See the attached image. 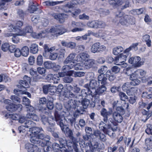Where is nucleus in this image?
<instances>
[{
  "label": "nucleus",
  "mask_w": 152,
  "mask_h": 152,
  "mask_svg": "<svg viewBox=\"0 0 152 152\" xmlns=\"http://www.w3.org/2000/svg\"><path fill=\"white\" fill-rule=\"evenodd\" d=\"M59 77L57 76V75L54 74L53 75L51 82L54 83H57L59 81Z\"/></svg>",
  "instance_id": "nucleus-63"
},
{
  "label": "nucleus",
  "mask_w": 152,
  "mask_h": 152,
  "mask_svg": "<svg viewBox=\"0 0 152 152\" xmlns=\"http://www.w3.org/2000/svg\"><path fill=\"white\" fill-rule=\"evenodd\" d=\"M22 55L24 56H27L29 53V49L26 46H23L21 50Z\"/></svg>",
  "instance_id": "nucleus-41"
},
{
  "label": "nucleus",
  "mask_w": 152,
  "mask_h": 152,
  "mask_svg": "<svg viewBox=\"0 0 152 152\" xmlns=\"http://www.w3.org/2000/svg\"><path fill=\"white\" fill-rule=\"evenodd\" d=\"M123 51H124L123 48L121 46H118L113 49V53L115 55H117Z\"/></svg>",
  "instance_id": "nucleus-32"
},
{
  "label": "nucleus",
  "mask_w": 152,
  "mask_h": 152,
  "mask_svg": "<svg viewBox=\"0 0 152 152\" xmlns=\"http://www.w3.org/2000/svg\"><path fill=\"white\" fill-rule=\"evenodd\" d=\"M76 54L75 53H72L68 56L66 58L64 61V63L65 64L69 63L70 64H74V65H76L75 63L73 61L74 60V58Z\"/></svg>",
  "instance_id": "nucleus-24"
},
{
  "label": "nucleus",
  "mask_w": 152,
  "mask_h": 152,
  "mask_svg": "<svg viewBox=\"0 0 152 152\" xmlns=\"http://www.w3.org/2000/svg\"><path fill=\"white\" fill-rule=\"evenodd\" d=\"M51 32L53 33L57 36L62 34L66 31V29L62 26L58 25L50 29Z\"/></svg>",
  "instance_id": "nucleus-14"
},
{
  "label": "nucleus",
  "mask_w": 152,
  "mask_h": 152,
  "mask_svg": "<svg viewBox=\"0 0 152 152\" xmlns=\"http://www.w3.org/2000/svg\"><path fill=\"white\" fill-rule=\"evenodd\" d=\"M49 55H50L49 56V58L52 60H54L57 58H58V55L56 52L52 53L50 52Z\"/></svg>",
  "instance_id": "nucleus-57"
},
{
  "label": "nucleus",
  "mask_w": 152,
  "mask_h": 152,
  "mask_svg": "<svg viewBox=\"0 0 152 152\" xmlns=\"http://www.w3.org/2000/svg\"><path fill=\"white\" fill-rule=\"evenodd\" d=\"M46 106L47 108L50 110H52L54 107V105L52 102L50 101H48Z\"/></svg>",
  "instance_id": "nucleus-64"
},
{
  "label": "nucleus",
  "mask_w": 152,
  "mask_h": 152,
  "mask_svg": "<svg viewBox=\"0 0 152 152\" xmlns=\"http://www.w3.org/2000/svg\"><path fill=\"white\" fill-rule=\"evenodd\" d=\"M124 2V0H108V2L113 7H116L122 5Z\"/></svg>",
  "instance_id": "nucleus-26"
},
{
  "label": "nucleus",
  "mask_w": 152,
  "mask_h": 152,
  "mask_svg": "<svg viewBox=\"0 0 152 152\" xmlns=\"http://www.w3.org/2000/svg\"><path fill=\"white\" fill-rule=\"evenodd\" d=\"M148 110V111H146L145 109H142L141 111V113L142 115V118L143 116H145V118L144 120L145 121H147L151 116L152 115L151 112L149 110Z\"/></svg>",
  "instance_id": "nucleus-30"
},
{
  "label": "nucleus",
  "mask_w": 152,
  "mask_h": 152,
  "mask_svg": "<svg viewBox=\"0 0 152 152\" xmlns=\"http://www.w3.org/2000/svg\"><path fill=\"white\" fill-rule=\"evenodd\" d=\"M113 111L112 110L107 111L104 108H103L101 111V114L104 117L103 121L106 123L107 122L108 116L111 115Z\"/></svg>",
  "instance_id": "nucleus-20"
},
{
  "label": "nucleus",
  "mask_w": 152,
  "mask_h": 152,
  "mask_svg": "<svg viewBox=\"0 0 152 152\" xmlns=\"http://www.w3.org/2000/svg\"><path fill=\"white\" fill-rule=\"evenodd\" d=\"M95 61L93 59L88 58L84 63V66L86 69H89L94 67Z\"/></svg>",
  "instance_id": "nucleus-25"
},
{
  "label": "nucleus",
  "mask_w": 152,
  "mask_h": 152,
  "mask_svg": "<svg viewBox=\"0 0 152 152\" xmlns=\"http://www.w3.org/2000/svg\"><path fill=\"white\" fill-rule=\"evenodd\" d=\"M49 48L48 45L47 44H45L44 46V50L45 52L43 53V55L45 57H47L48 56L47 55V54H49Z\"/></svg>",
  "instance_id": "nucleus-60"
},
{
  "label": "nucleus",
  "mask_w": 152,
  "mask_h": 152,
  "mask_svg": "<svg viewBox=\"0 0 152 152\" xmlns=\"http://www.w3.org/2000/svg\"><path fill=\"white\" fill-rule=\"evenodd\" d=\"M106 49L104 45H101L99 42H97L94 43L91 48V52L93 53L103 52Z\"/></svg>",
  "instance_id": "nucleus-10"
},
{
  "label": "nucleus",
  "mask_w": 152,
  "mask_h": 152,
  "mask_svg": "<svg viewBox=\"0 0 152 152\" xmlns=\"http://www.w3.org/2000/svg\"><path fill=\"white\" fill-rule=\"evenodd\" d=\"M62 1H47L44 2L43 4L44 6L47 7L54 6L61 3Z\"/></svg>",
  "instance_id": "nucleus-33"
},
{
  "label": "nucleus",
  "mask_w": 152,
  "mask_h": 152,
  "mask_svg": "<svg viewBox=\"0 0 152 152\" xmlns=\"http://www.w3.org/2000/svg\"><path fill=\"white\" fill-rule=\"evenodd\" d=\"M105 77H107V79L108 78L109 80L110 81H113L115 79V76L111 72V71L108 70L105 73Z\"/></svg>",
  "instance_id": "nucleus-34"
},
{
  "label": "nucleus",
  "mask_w": 152,
  "mask_h": 152,
  "mask_svg": "<svg viewBox=\"0 0 152 152\" xmlns=\"http://www.w3.org/2000/svg\"><path fill=\"white\" fill-rule=\"evenodd\" d=\"M4 103L7 104L6 106V108L9 111L14 112L17 110L20 111L22 110V106L21 104H13L11 103V101L9 99L5 100Z\"/></svg>",
  "instance_id": "nucleus-6"
},
{
  "label": "nucleus",
  "mask_w": 152,
  "mask_h": 152,
  "mask_svg": "<svg viewBox=\"0 0 152 152\" xmlns=\"http://www.w3.org/2000/svg\"><path fill=\"white\" fill-rule=\"evenodd\" d=\"M39 50L38 45L35 43L32 44L30 47V52L31 53L34 54L37 53Z\"/></svg>",
  "instance_id": "nucleus-36"
},
{
  "label": "nucleus",
  "mask_w": 152,
  "mask_h": 152,
  "mask_svg": "<svg viewBox=\"0 0 152 152\" xmlns=\"http://www.w3.org/2000/svg\"><path fill=\"white\" fill-rule=\"evenodd\" d=\"M116 111L112 113V116L113 120L112 123L115 127L114 128L111 127V129L113 132L116 131L118 129L117 126L118 123H121L123 121V118L122 115L125 113V110L122 107L119 106L116 107Z\"/></svg>",
  "instance_id": "nucleus-2"
},
{
  "label": "nucleus",
  "mask_w": 152,
  "mask_h": 152,
  "mask_svg": "<svg viewBox=\"0 0 152 152\" xmlns=\"http://www.w3.org/2000/svg\"><path fill=\"white\" fill-rule=\"evenodd\" d=\"M77 142L75 143H73V149H71L72 147L70 146H69V152H78V149L77 147V145L76 143Z\"/></svg>",
  "instance_id": "nucleus-51"
},
{
  "label": "nucleus",
  "mask_w": 152,
  "mask_h": 152,
  "mask_svg": "<svg viewBox=\"0 0 152 152\" xmlns=\"http://www.w3.org/2000/svg\"><path fill=\"white\" fill-rule=\"evenodd\" d=\"M97 86V81L95 80L92 79L90 82L89 85L88 83L85 84L84 87L88 91V94H91L93 92V91L96 89Z\"/></svg>",
  "instance_id": "nucleus-12"
},
{
  "label": "nucleus",
  "mask_w": 152,
  "mask_h": 152,
  "mask_svg": "<svg viewBox=\"0 0 152 152\" xmlns=\"http://www.w3.org/2000/svg\"><path fill=\"white\" fill-rule=\"evenodd\" d=\"M49 92H50L51 95H53L55 94H58L56 86H52L50 87Z\"/></svg>",
  "instance_id": "nucleus-58"
},
{
  "label": "nucleus",
  "mask_w": 152,
  "mask_h": 152,
  "mask_svg": "<svg viewBox=\"0 0 152 152\" xmlns=\"http://www.w3.org/2000/svg\"><path fill=\"white\" fill-rule=\"evenodd\" d=\"M90 104V100L87 99H84L81 101V104L83 110L87 109Z\"/></svg>",
  "instance_id": "nucleus-40"
},
{
  "label": "nucleus",
  "mask_w": 152,
  "mask_h": 152,
  "mask_svg": "<svg viewBox=\"0 0 152 152\" xmlns=\"http://www.w3.org/2000/svg\"><path fill=\"white\" fill-rule=\"evenodd\" d=\"M63 96L65 98L68 99L75 98H77L76 95L73 94L71 91H65L64 92Z\"/></svg>",
  "instance_id": "nucleus-37"
},
{
  "label": "nucleus",
  "mask_w": 152,
  "mask_h": 152,
  "mask_svg": "<svg viewBox=\"0 0 152 152\" xmlns=\"http://www.w3.org/2000/svg\"><path fill=\"white\" fill-rule=\"evenodd\" d=\"M111 126V125H108V128H107L106 127L107 126V124L103 121H101L99 124V127L101 129V130H102L105 134H108L110 136H113V134H115V133L113 132H114L111 133V131H110V130H111V129H110V127Z\"/></svg>",
  "instance_id": "nucleus-13"
},
{
  "label": "nucleus",
  "mask_w": 152,
  "mask_h": 152,
  "mask_svg": "<svg viewBox=\"0 0 152 152\" xmlns=\"http://www.w3.org/2000/svg\"><path fill=\"white\" fill-rule=\"evenodd\" d=\"M33 28L31 26H27L23 28L20 34V35H25L27 33H31L32 37L35 39H41L42 37V34L41 33H37L33 32Z\"/></svg>",
  "instance_id": "nucleus-5"
},
{
  "label": "nucleus",
  "mask_w": 152,
  "mask_h": 152,
  "mask_svg": "<svg viewBox=\"0 0 152 152\" xmlns=\"http://www.w3.org/2000/svg\"><path fill=\"white\" fill-rule=\"evenodd\" d=\"M62 131L64 133L66 136L68 137L72 140L73 143H75L77 142V139L73 136L72 131L69 129L68 127H66L64 130Z\"/></svg>",
  "instance_id": "nucleus-18"
},
{
  "label": "nucleus",
  "mask_w": 152,
  "mask_h": 152,
  "mask_svg": "<svg viewBox=\"0 0 152 152\" xmlns=\"http://www.w3.org/2000/svg\"><path fill=\"white\" fill-rule=\"evenodd\" d=\"M141 59L139 56L132 57L129 58L128 62L135 68L139 67L143 64V62L141 61Z\"/></svg>",
  "instance_id": "nucleus-9"
},
{
  "label": "nucleus",
  "mask_w": 152,
  "mask_h": 152,
  "mask_svg": "<svg viewBox=\"0 0 152 152\" xmlns=\"http://www.w3.org/2000/svg\"><path fill=\"white\" fill-rule=\"evenodd\" d=\"M52 16L60 23H63L65 21V19L67 15L64 13H54L52 15Z\"/></svg>",
  "instance_id": "nucleus-22"
},
{
  "label": "nucleus",
  "mask_w": 152,
  "mask_h": 152,
  "mask_svg": "<svg viewBox=\"0 0 152 152\" xmlns=\"http://www.w3.org/2000/svg\"><path fill=\"white\" fill-rule=\"evenodd\" d=\"M99 143L97 142H95L94 144L93 145L91 142L89 143L88 145L89 148L92 152H93L96 150L99 147Z\"/></svg>",
  "instance_id": "nucleus-44"
},
{
  "label": "nucleus",
  "mask_w": 152,
  "mask_h": 152,
  "mask_svg": "<svg viewBox=\"0 0 152 152\" xmlns=\"http://www.w3.org/2000/svg\"><path fill=\"white\" fill-rule=\"evenodd\" d=\"M52 148L53 150L56 152H57L58 151V150L60 148L61 146L56 143H53L52 145Z\"/></svg>",
  "instance_id": "nucleus-53"
},
{
  "label": "nucleus",
  "mask_w": 152,
  "mask_h": 152,
  "mask_svg": "<svg viewBox=\"0 0 152 152\" xmlns=\"http://www.w3.org/2000/svg\"><path fill=\"white\" fill-rule=\"evenodd\" d=\"M26 128L29 129V131L31 132V137L30 141L32 143H36L38 142L36 139H44L45 134L40 133L42 129L35 126L36 124L31 120L26 121L25 123Z\"/></svg>",
  "instance_id": "nucleus-1"
},
{
  "label": "nucleus",
  "mask_w": 152,
  "mask_h": 152,
  "mask_svg": "<svg viewBox=\"0 0 152 152\" xmlns=\"http://www.w3.org/2000/svg\"><path fill=\"white\" fill-rule=\"evenodd\" d=\"M37 64L39 66L41 65L43 63V58L41 55H39L37 59Z\"/></svg>",
  "instance_id": "nucleus-54"
},
{
  "label": "nucleus",
  "mask_w": 152,
  "mask_h": 152,
  "mask_svg": "<svg viewBox=\"0 0 152 152\" xmlns=\"http://www.w3.org/2000/svg\"><path fill=\"white\" fill-rule=\"evenodd\" d=\"M53 64L50 61H45L44 62V67L47 69H50L52 68Z\"/></svg>",
  "instance_id": "nucleus-56"
},
{
  "label": "nucleus",
  "mask_w": 152,
  "mask_h": 152,
  "mask_svg": "<svg viewBox=\"0 0 152 152\" xmlns=\"http://www.w3.org/2000/svg\"><path fill=\"white\" fill-rule=\"evenodd\" d=\"M147 90L148 92H144L142 93V97L146 102H143L142 106L143 107L149 110L152 106V87H149Z\"/></svg>",
  "instance_id": "nucleus-3"
},
{
  "label": "nucleus",
  "mask_w": 152,
  "mask_h": 152,
  "mask_svg": "<svg viewBox=\"0 0 152 152\" xmlns=\"http://www.w3.org/2000/svg\"><path fill=\"white\" fill-rule=\"evenodd\" d=\"M143 40L146 43L147 46L150 47L151 46V40L150 39V36L148 34H145L142 37Z\"/></svg>",
  "instance_id": "nucleus-35"
},
{
  "label": "nucleus",
  "mask_w": 152,
  "mask_h": 152,
  "mask_svg": "<svg viewBox=\"0 0 152 152\" xmlns=\"http://www.w3.org/2000/svg\"><path fill=\"white\" fill-rule=\"evenodd\" d=\"M20 84V88L22 89L24 88H27L29 87V86L28 82H26L24 80H20L19 81Z\"/></svg>",
  "instance_id": "nucleus-48"
},
{
  "label": "nucleus",
  "mask_w": 152,
  "mask_h": 152,
  "mask_svg": "<svg viewBox=\"0 0 152 152\" xmlns=\"http://www.w3.org/2000/svg\"><path fill=\"white\" fill-rule=\"evenodd\" d=\"M98 20H93L88 22L87 25V26L91 28L97 29Z\"/></svg>",
  "instance_id": "nucleus-38"
},
{
  "label": "nucleus",
  "mask_w": 152,
  "mask_h": 152,
  "mask_svg": "<svg viewBox=\"0 0 152 152\" xmlns=\"http://www.w3.org/2000/svg\"><path fill=\"white\" fill-rule=\"evenodd\" d=\"M66 51L64 49H58L56 50V53L57 54L58 59H62L64 57Z\"/></svg>",
  "instance_id": "nucleus-31"
},
{
  "label": "nucleus",
  "mask_w": 152,
  "mask_h": 152,
  "mask_svg": "<svg viewBox=\"0 0 152 152\" xmlns=\"http://www.w3.org/2000/svg\"><path fill=\"white\" fill-rule=\"evenodd\" d=\"M106 24L104 22L101 20H98L97 28H105Z\"/></svg>",
  "instance_id": "nucleus-55"
},
{
  "label": "nucleus",
  "mask_w": 152,
  "mask_h": 152,
  "mask_svg": "<svg viewBox=\"0 0 152 152\" xmlns=\"http://www.w3.org/2000/svg\"><path fill=\"white\" fill-rule=\"evenodd\" d=\"M32 144L30 143H27L25 145V148L28 152H37L39 150L38 146L39 144Z\"/></svg>",
  "instance_id": "nucleus-17"
},
{
  "label": "nucleus",
  "mask_w": 152,
  "mask_h": 152,
  "mask_svg": "<svg viewBox=\"0 0 152 152\" xmlns=\"http://www.w3.org/2000/svg\"><path fill=\"white\" fill-rule=\"evenodd\" d=\"M139 78L134 75H132L129 77V79L131 80L130 84L132 86H136L139 85L140 83V81L139 80Z\"/></svg>",
  "instance_id": "nucleus-27"
},
{
  "label": "nucleus",
  "mask_w": 152,
  "mask_h": 152,
  "mask_svg": "<svg viewBox=\"0 0 152 152\" xmlns=\"http://www.w3.org/2000/svg\"><path fill=\"white\" fill-rule=\"evenodd\" d=\"M139 44L138 43H133L132 45L130 46L128 48H127L124 50V53L126 54L128 56H130L131 55L130 51L132 50H138L137 46Z\"/></svg>",
  "instance_id": "nucleus-23"
},
{
  "label": "nucleus",
  "mask_w": 152,
  "mask_h": 152,
  "mask_svg": "<svg viewBox=\"0 0 152 152\" xmlns=\"http://www.w3.org/2000/svg\"><path fill=\"white\" fill-rule=\"evenodd\" d=\"M23 24V22L20 20L17 21L13 27L14 31L17 33H20L23 29L22 27Z\"/></svg>",
  "instance_id": "nucleus-28"
},
{
  "label": "nucleus",
  "mask_w": 152,
  "mask_h": 152,
  "mask_svg": "<svg viewBox=\"0 0 152 152\" xmlns=\"http://www.w3.org/2000/svg\"><path fill=\"white\" fill-rule=\"evenodd\" d=\"M81 94L82 98H83V96L85 97L86 98H89L88 96L91 97V95L88 94V91L87 90V89H82L81 91Z\"/></svg>",
  "instance_id": "nucleus-52"
},
{
  "label": "nucleus",
  "mask_w": 152,
  "mask_h": 152,
  "mask_svg": "<svg viewBox=\"0 0 152 152\" xmlns=\"http://www.w3.org/2000/svg\"><path fill=\"white\" fill-rule=\"evenodd\" d=\"M117 17H119L120 23L123 26H127L130 25H134L135 24V19L133 17L128 15H125L121 17L118 15H116Z\"/></svg>",
  "instance_id": "nucleus-4"
},
{
  "label": "nucleus",
  "mask_w": 152,
  "mask_h": 152,
  "mask_svg": "<svg viewBox=\"0 0 152 152\" xmlns=\"http://www.w3.org/2000/svg\"><path fill=\"white\" fill-rule=\"evenodd\" d=\"M118 95L121 100L122 101H126V100L128 99V96L125 93L123 92L120 91L118 93Z\"/></svg>",
  "instance_id": "nucleus-50"
},
{
  "label": "nucleus",
  "mask_w": 152,
  "mask_h": 152,
  "mask_svg": "<svg viewBox=\"0 0 152 152\" xmlns=\"http://www.w3.org/2000/svg\"><path fill=\"white\" fill-rule=\"evenodd\" d=\"M127 57L128 56L126 54L124 53V51L123 53L117 55L114 58L115 64L118 65L124 64L126 60Z\"/></svg>",
  "instance_id": "nucleus-8"
},
{
  "label": "nucleus",
  "mask_w": 152,
  "mask_h": 152,
  "mask_svg": "<svg viewBox=\"0 0 152 152\" xmlns=\"http://www.w3.org/2000/svg\"><path fill=\"white\" fill-rule=\"evenodd\" d=\"M98 82L99 83H101L102 85L99 86L94 91H93V93L91 94L92 98L96 97L97 95L99 96L102 95L104 92L106 90L107 88L105 85L107 84V81H105V82L103 83H102V81H98Z\"/></svg>",
  "instance_id": "nucleus-7"
},
{
  "label": "nucleus",
  "mask_w": 152,
  "mask_h": 152,
  "mask_svg": "<svg viewBox=\"0 0 152 152\" xmlns=\"http://www.w3.org/2000/svg\"><path fill=\"white\" fill-rule=\"evenodd\" d=\"M90 57V56L86 52L79 54L76 57V60L83 63Z\"/></svg>",
  "instance_id": "nucleus-16"
},
{
  "label": "nucleus",
  "mask_w": 152,
  "mask_h": 152,
  "mask_svg": "<svg viewBox=\"0 0 152 152\" xmlns=\"http://www.w3.org/2000/svg\"><path fill=\"white\" fill-rule=\"evenodd\" d=\"M20 33H17L13 34L12 37V41L14 43H17L19 42L20 39L18 37L19 36H23L20 35Z\"/></svg>",
  "instance_id": "nucleus-43"
},
{
  "label": "nucleus",
  "mask_w": 152,
  "mask_h": 152,
  "mask_svg": "<svg viewBox=\"0 0 152 152\" xmlns=\"http://www.w3.org/2000/svg\"><path fill=\"white\" fill-rule=\"evenodd\" d=\"M124 72L126 75L130 77L134 73V69L131 67H128L124 69Z\"/></svg>",
  "instance_id": "nucleus-39"
},
{
  "label": "nucleus",
  "mask_w": 152,
  "mask_h": 152,
  "mask_svg": "<svg viewBox=\"0 0 152 152\" xmlns=\"http://www.w3.org/2000/svg\"><path fill=\"white\" fill-rule=\"evenodd\" d=\"M130 88V85L127 83H124L122 87L123 91L126 92L127 95L128 92H129Z\"/></svg>",
  "instance_id": "nucleus-47"
},
{
  "label": "nucleus",
  "mask_w": 152,
  "mask_h": 152,
  "mask_svg": "<svg viewBox=\"0 0 152 152\" xmlns=\"http://www.w3.org/2000/svg\"><path fill=\"white\" fill-rule=\"evenodd\" d=\"M143 8L139 9H133L132 10V13L134 15H139L142 14L143 13Z\"/></svg>",
  "instance_id": "nucleus-45"
},
{
  "label": "nucleus",
  "mask_w": 152,
  "mask_h": 152,
  "mask_svg": "<svg viewBox=\"0 0 152 152\" xmlns=\"http://www.w3.org/2000/svg\"><path fill=\"white\" fill-rule=\"evenodd\" d=\"M44 119L46 120L47 123L51 126H54L55 125V123L54 122L53 120L51 118H45Z\"/></svg>",
  "instance_id": "nucleus-61"
},
{
  "label": "nucleus",
  "mask_w": 152,
  "mask_h": 152,
  "mask_svg": "<svg viewBox=\"0 0 152 152\" xmlns=\"http://www.w3.org/2000/svg\"><path fill=\"white\" fill-rule=\"evenodd\" d=\"M74 68L76 70H80L81 69L80 66H79V64H77L76 65H74V64H70L68 65H65L63 66L62 68L61 71L66 73L68 70Z\"/></svg>",
  "instance_id": "nucleus-19"
},
{
  "label": "nucleus",
  "mask_w": 152,
  "mask_h": 152,
  "mask_svg": "<svg viewBox=\"0 0 152 152\" xmlns=\"http://www.w3.org/2000/svg\"><path fill=\"white\" fill-rule=\"evenodd\" d=\"M58 140L60 143V145L63 147L64 146L68 148H69V145H67V141L65 140L63 138H59Z\"/></svg>",
  "instance_id": "nucleus-46"
},
{
  "label": "nucleus",
  "mask_w": 152,
  "mask_h": 152,
  "mask_svg": "<svg viewBox=\"0 0 152 152\" xmlns=\"http://www.w3.org/2000/svg\"><path fill=\"white\" fill-rule=\"evenodd\" d=\"M10 99L13 102L15 103H20V99L18 96L15 95H12L11 96Z\"/></svg>",
  "instance_id": "nucleus-59"
},
{
  "label": "nucleus",
  "mask_w": 152,
  "mask_h": 152,
  "mask_svg": "<svg viewBox=\"0 0 152 152\" xmlns=\"http://www.w3.org/2000/svg\"><path fill=\"white\" fill-rule=\"evenodd\" d=\"M138 90V88L137 87H132L130 88L129 92H128V95H133L137 94Z\"/></svg>",
  "instance_id": "nucleus-42"
},
{
  "label": "nucleus",
  "mask_w": 152,
  "mask_h": 152,
  "mask_svg": "<svg viewBox=\"0 0 152 152\" xmlns=\"http://www.w3.org/2000/svg\"><path fill=\"white\" fill-rule=\"evenodd\" d=\"M35 113V110L33 108H32V110L31 109H29V112L26 115V117L30 119V120L37 121L38 120V118Z\"/></svg>",
  "instance_id": "nucleus-21"
},
{
  "label": "nucleus",
  "mask_w": 152,
  "mask_h": 152,
  "mask_svg": "<svg viewBox=\"0 0 152 152\" xmlns=\"http://www.w3.org/2000/svg\"><path fill=\"white\" fill-rule=\"evenodd\" d=\"M146 133L148 134H152V125L148 124L147 125V128L145 130Z\"/></svg>",
  "instance_id": "nucleus-62"
},
{
  "label": "nucleus",
  "mask_w": 152,
  "mask_h": 152,
  "mask_svg": "<svg viewBox=\"0 0 152 152\" xmlns=\"http://www.w3.org/2000/svg\"><path fill=\"white\" fill-rule=\"evenodd\" d=\"M145 71L142 69H138L134 71L133 74L139 78L142 79L146 75Z\"/></svg>",
  "instance_id": "nucleus-29"
},
{
  "label": "nucleus",
  "mask_w": 152,
  "mask_h": 152,
  "mask_svg": "<svg viewBox=\"0 0 152 152\" xmlns=\"http://www.w3.org/2000/svg\"><path fill=\"white\" fill-rule=\"evenodd\" d=\"M77 101L72 99H69L67 102L64 103L65 107L67 110L76 108L77 106Z\"/></svg>",
  "instance_id": "nucleus-15"
},
{
  "label": "nucleus",
  "mask_w": 152,
  "mask_h": 152,
  "mask_svg": "<svg viewBox=\"0 0 152 152\" xmlns=\"http://www.w3.org/2000/svg\"><path fill=\"white\" fill-rule=\"evenodd\" d=\"M121 90V87L120 86H113L110 89V91L112 93H116L117 92L119 93Z\"/></svg>",
  "instance_id": "nucleus-49"
},
{
  "label": "nucleus",
  "mask_w": 152,
  "mask_h": 152,
  "mask_svg": "<svg viewBox=\"0 0 152 152\" xmlns=\"http://www.w3.org/2000/svg\"><path fill=\"white\" fill-rule=\"evenodd\" d=\"M107 68L106 66H104L101 67V68L99 69L98 72L100 74L98 77V81H102V83L107 81V78L105 77L104 73L107 70Z\"/></svg>",
  "instance_id": "nucleus-11"
}]
</instances>
